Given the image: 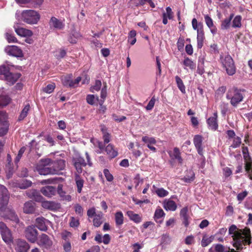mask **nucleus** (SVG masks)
Listing matches in <instances>:
<instances>
[{
	"mask_svg": "<svg viewBox=\"0 0 252 252\" xmlns=\"http://www.w3.org/2000/svg\"><path fill=\"white\" fill-rule=\"evenodd\" d=\"M8 125L7 123L2 124V126L0 127V136L5 135L8 131Z\"/></svg>",
	"mask_w": 252,
	"mask_h": 252,
	"instance_id": "obj_61",
	"label": "nucleus"
},
{
	"mask_svg": "<svg viewBox=\"0 0 252 252\" xmlns=\"http://www.w3.org/2000/svg\"><path fill=\"white\" fill-rule=\"evenodd\" d=\"M5 35V38L8 42L15 43L17 42L16 38L14 36L13 34L6 32Z\"/></svg>",
	"mask_w": 252,
	"mask_h": 252,
	"instance_id": "obj_58",
	"label": "nucleus"
},
{
	"mask_svg": "<svg viewBox=\"0 0 252 252\" xmlns=\"http://www.w3.org/2000/svg\"><path fill=\"white\" fill-rule=\"evenodd\" d=\"M199 26H200V30H198V32H197V47L198 48H201L203 46V41L204 39V33L203 30L202 24L199 23Z\"/></svg>",
	"mask_w": 252,
	"mask_h": 252,
	"instance_id": "obj_20",
	"label": "nucleus"
},
{
	"mask_svg": "<svg viewBox=\"0 0 252 252\" xmlns=\"http://www.w3.org/2000/svg\"><path fill=\"white\" fill-rule=\"evenodd\" d=\"M101 85V82L100 80H96L94 85L91 88V91L93 93L95 91L98 92L100 90Z\"/></svg>",
	"mask_w": 252,
	"mask_h": 252,
	"instance_id": "obj_51",
	"label": "nucleus"
},
{
	"mask_svg": "<svg viewBox=\"0 0 252 252\" xmlns=\"http://www.w3.org/2000/svg\"><path fill=\"white\" fill-rule=\"evenodd\" d=\"M55 57L57 59H61L63 58L66 55V51L62 48L57 50L54 53Z\"/></svg>",
	"mask_w": 252,
	"mask_h": 252,
	"instance_id": "obj_45",
	"label": "nucleus"
},
{
	"mask_svg": "<svg viewBox=\"0 0 252 252\" xmlns=\"http://www.w3.org/2000/svg\"><path fill=\"white\" fill-rule=\"evenodd\" d=\"M42 206L47 209L54 210L59 207V204L55 202L49 201H43L41 202Z\"/></svg>",
	"mask_w": 252,
	"mask_h": 252,
	"instance_id": "obj_26",
	"label": "nucleus"
},
{
	"mask_svg": "<svg viewBox=\"0 0 252 252\" xmlns=\"http://www.w3.org/2000/svg\"><path fill=\"white\" fill-rule=\"evenodd\" d=\"M244 159L245 162V168L246 171H249L251 167V164L252 163V160L249 156L248 153V149L247 147H243L242 150Z\"/></svg>",
	"mask_w": 252,
	"mask_h": 252,
	"instance_id": "obj_19",
	"label": "nucleus"
},
{
	"mask_svg": "<svg viewBox=\"0 0 252 252\" xmlns=\"http://www.w3.org/2000/svg\"><path fill=\"white\" fill-rule=\"evenodd\" d=\"M38 232L34 225L28 226L25 230V236L27 239L31 243H35L37 237Z\"/></svg>",
	"mask_w": 252,
	"mask_h": 252,
	"instance_id": "obj_8",
	"label": "nucleus"
},
{
	"mask_svg": "<svg viewBox=\"0 0 252 252\" xmlns=\"http://www.w3.org/2000/svg\"><path fill=\"white\" fill-rule=\"evenodd\" d=\"M75 181L77 187V190L78 193H81L84 186V181L78 174H75Z\"/></svg>",
	"mask_w": 252,
	"mask_h": 252,
	"instance_id": "obj_28",
	"label": "nucleus"
},
{
	"mask_svg": "<svg viewBox=\"0 0 252 252\" xmlns=\"http://www.w3.org/2000/svg\"><path fill=\"white\" fill-rule=\"evenodd\" d=\"M41 192L45 196L48 197H51L55 194L56 189L55 188L52 186H46L41 189Z\"/></svg>",
	"mask_w": 252,
	"mask_h": 252,
	"instance_id": "obj_23",
	"label": "nucleus"
},
{
	"mask_svg": "<svg viewBox=\"0 0 252 252\" xmlns=\"http://www.w3.org/2000/svg\"><path fill=\"white\" fill-rule=\"evenodd\" d=\"M105 151L108 156L112 158L118 155V151L112 144H108L105 148Z\"/></svg>",
	"mask_w": 252,
	"mask_h": 252,
	"instance_id": "obj_29",
	"label": "nucleus"
},
{
	"mask_svg": "<svg viewBox=\"0 0 252 252\" xmlns=\"http://www.w3.org/2000/svg\"><path fill=\"white\" fill-rule=\"evenodd\" d=\"M233 17L234 14H231L228 18H226L222 21L221 24V29L222 30H227L230 27L231 20Z\"/></svg>",
	"mask_w": 252,
	"mask_h": 252,
	"instance_id": "obj_36",
	"label": "nucleus"
},
{
	"mask_svg": "<svg viewBox=\"0 0 252 252\" xmlns=\"http://www.w3.org/2000/svg\"><path fill=\"white\" fill-rule=\"evenodd\" d=\"M5 51L9 55L21 57L23 56V52L20 48L16 46H8L5 48Z\"/></svg>",
	"mask_w": 252,
	"mask_h": 252,
	"instance_id": "obj_13",
	"label": "nucleus"
},
{
	"mask_svg": "<svg viewBox=\"0 0 252 252\" xmlns=\"http://www.w3.org/2000/svg\"><path fill=\"white\" fill-rule=\"evenodd\" d=\"M241 143V139L240 137L237 136L234 137L231 147L235 148L240 146Z\"/></svg>",
	"mask_w": 252,
	"mask_h": 252,
	"instance_id": "obj_60",
	"label": "nucleus"
},
{
	"mask_svg": "<svg viewBox=\"0 0 252 252\" xmlns=\"http://www.w3.org/2000/svg\"><path fill=\"white\" fill-rule=\"evenodd\" d=\"M103 173L104 176L108 182H111L113 180V175L110 173L109 171L107 169H104L103 170Z\"/></svg>",
	"mask_w": 252,
	"mask_h": 252,
	"instance_id": "obj_62",
	"label": "nucleus"
},
{
	"mask_svg": "<svg viewBox=\"0 0 252 252\" xmlns=\"http://www.w3.org/2000/svg\"><path fill=\"white\" fill-rule=\"evenodd\" d=\"M228 231L233 238V245L237 250H242L247 244H251V235L250 229L245 228L241 229L238 228L236 225H232L229 228Z\"/></svg>",
	"mask_w": 252,
	"mask_h": 252,
	"instance_id": "obj_1",
	"label": "nucleus"
},
{
	"mask_svg": "<svg viewBox=\"0 0 252 252\" xmlns=\"http://www.w3.org/2000/svg\"><path fill=\"white\" fill-rule=\"evenodd\" d=\"M58 193L63 200L70 201L71 196L70 195H65V192L63 190V186L60 185L58 187Z\"/></svg>",
	"mask_w": 252,
	"mask_h": 252,
	"instance_id": "obj_32",
	"label": "nucleus"
},
{
	"mask_svg": "<svg viewBox=\"0 0 252 252\" xmlns=\"http://www.w3.org/2000/svg\"><path fill=\"white\" fill-rule=\"evenodd\" d=\"M63 247L64 252H70L72 247L69 241H64L63 243Z\"/></svg>",
	"mask_w": 252,
	"mask_h": 252,
	"instance_id": "obj_54",
	"label": "nucleus"
},
{
	"mask_svg": "<svg viewBox=\"0 0 252 252\" xmlns=\"http://www.w3.org/2000/svg\"><path fill=\"white\" fill-rule=\"evenodd\" d=\"M30 109V105L29 104H26L22 110L19 115L18 120L19 121H21L25 118L27 117Z\"/></svg>",
	"mask_w": 252,
	"mask_h": 252,
	"instance_id": "obj_40",
	"label": "nucleus"
},
{
	"mask_svg": "<svg viewBox=\"0 0 252 252\" xmlns=\"http://www.w3.org/2000/svg\"><path fill=\"white\" fill-rule=\"evenodd\" d=\"M166 12L163 13V17L168 18V19H171L173 18V12L170 7H167L166 8Z\"/></svg>",
	"mask_w": 252,
	"mask_h": 252,
	"instance_id": "obj_59",
	"label": "nucleus"
},
{
	"mask_svg": "<svg viewBox=\"0 0 252 252\" xmlns=\"http://www.w3.org/2000/svg\"><path fill=\"white\" fill-rule=\"evenodd\" d=\"M55 88V84L54 83L49 84L45 87L42 89L43 92L47 94H50L53 92Z\"/></svg>",
	"mask_w": 252,
	"mask_h": 252,
	"instance_id": "obj_50",
	"label": "nucleus"
},
{
	"mask_svg": "<svg viewBox=\"0 0 252 252\" xmlns=\"http://www.w3.org/2000/svg\"><path fill=\"white\" fill-rule=\"evenodd\" d=\"M9 73L8 67L4 65L0 66V79H4Z\"/></svg>",
	"mask_w": 252,
	"mask_h": 252,
	"instance_id": "obj_44",
	"label": "nucleus"
},
{
	"mask_svg": "<svg viewBox=\"0 0 252 252\" xmlns=\"http://www.w3.org/2000/svg\"><path fill=\"white\" fill-rule=\"evenodd\" d=\"M63 84L64 86H69L70 87H74L75 84H73V81L71 79V75H67L62 76L61 78Z\"/></svg>",
	"mask_w": 252,
	"mask_h": 252,
	"instance_id": "obj_33",
	"label": "nucleus"
},
{
	"mask_svg": "<svg viewBox=\"0 0 252 252\" xmlns=\"http://www.w3.org/2000/svg\"><path fill=\"white\" fill-rule=\"evenodd\" d=\"M9 198L7 189L3 186L0 185V215L5 219L18 223L19 220L17 215L13 210L7 207Z\"/></svg>",
	"mask_w": 252,
	"mask_h": 252,
	"instance_id": "obj_2",
	"label": "nucleus"
},
{
	"mask_svg": "<svg viewBox=\"0 0 252 252\" xmlns=\"http://www.w3.org/2000/svg\"><path fill=\"white\" fill-rule=\"evenodd\" d=\"M25 150H26V148L24 147H22L20 149V150L19 151L18 154L17 156H16L15 159V162L16 163H18L20 161L21 157H22L23 153L25 151Z\"/></svg>",
	"mask_w": 252,
	"mask_h": 252,
	"instance_id": "obj_63",
	"label": "nucleus"
},
{
	"mask_svg": "<svg viewBox=\"0 0 252 252\" xmlns=\"http://www.w3.org/2000/svg\"><path fill=\"white\" fill-rule=\"evenodd\" d=\"M40 18L39 13L34 10H23L21 13V20L29 25H36Z\"/></svg>",
	"mask_w": 252,
	"mask_h": 252,
	"instance_id": "obj_3",
	"label": "nucleus"
},
{
	"mask_svg": "<svg viewBox=\"0 0 252 252\" xmlns=\"http://www.w3.org/2000/svg\"><path fill=\"white\" fill-rule=\"evenodd\" d=\"M183 64L185 65L184 69L189 67L190 69H194L195 67V63L189 58H186L183 61Z\"/></svg>",
	"mask_w": 252,
	"mask_h": 252,
	"instance_id": "obj_39",
	"label": "nucleus"
},
{
	"mask_svg": "<svg viewBox=\"0 0 252 252\" xmlns=\"http://www.w3.org/2000/svg\"><path fill=\"white\" fill-rule=\"evenodd\" d=\"M171 242V238L168 234H165L161 236L160 245L162 248L170 244Z\"/></svg>",
	"mask_w": 252,
	"mask_h": 252,
	"instance_id": "obj_38",
	"label": "nucleus"
},
{
	"mask_svg": "<svg viewBox=\"0 0 252 252\" xmlns=\"http://www.w3.org/2000/svg\"><path fill=\"white\" fill-rule=\"evenodd\" d=\"M165 215L163 210L161 208H157L154 214V219L157 222L161 223L162 220H161Z\"/></svg>",
	"mask_w": 252,
	"mask_h": 252,
	"instance_id": "obj_31",
	"label": "nucleus"
},
{
	"mask_svg": "<svg viewBox=\"0 0 252 252\" xmlns=\"http://www.w3.org/2000/svg\"><path fill=\"white\" fill-rule=\"evenodd\" d=\"M72 162L76 170V173L78 175L82 172V167H85L87 164L85 160L80 156L74 157L72 159Z\"/></svg>",
	"mask_w": 252,
	"mask_h": 252,
	"instance_id": "obj_10",
	"label": "nucleus"
},
{
	"mask_svg": "<svg viewBox=\"0 0 252 252\" xmlns=\"http://www.w3.org/2000/svg\"><path fill=\"white\" fill-rule=\"evenodd\" d=\"M35 204L30 201L26 202L23 207V212L26 214H33L35 211Z\"/></svg>",
	"mask_w": 252,
	"mask_h": 252,
	"instance_id": "obj_21",
	"label": "nucleus"
},
{
	"mask_svg": "<svg viewBox=\"0 0 252 252\" xmlns=\"http://www.w3.org/2000/svg\"><path fill=\"white\" fill-rule=\"evenodd\" d=\"M217 113H214L213 116L207 120V124L209 128L215 130L218 128Z\"/></svg>",
	"mask_w": 252,
	"mask_h": 252,
	"instance_id": "obj_22",
	"label": "nucleus"
},
{
	"mask_svg": "<svg viewBox=\"0 0 252 252\" xmlns=\"http://www.w3.org/2000/svg\"><path fill=\"white\" fill-rule=\"evenodd\" d=\"M175 80L179 89L182 93L185 94L186 93V88L182 79L179 76H176Z\"/></svg>",
	"mask_w": 252,
	"mask_h": 252,
	"instance_id": "obj_42",
	"label": "nucleus"
},
{
	"mask_svg": "<svg viewBox=\"0 0 252 252\" xmlns=\"http://www.w3.org/2000/svg\"><path fill=\"white\" fill-rule=\"evenodd\" d=\"M124 215L121 211H118L115 214V220L117 226H121L124 223Z\"/></svg>",
	"mask_w": 252,
	"mask_h": 252,
	"instance_id": "obj_34",
	"label": "nucleus"
},
{
	"mask_svg": "<svg viewBox=\"0 0 252 252\" xmlns=\"http://www.w3.org/2000/svg\"><path fill=\"white\" fill-rule=\"evenodd\" d=\"M36 227L41 231H45L47 230V223L49 221L43 217L36 218Z\"/></svg>",
	"mask_w": 252,
	"mask_h": 252,
	"instance_id": "obj_18",
	"label": "nucleus"
},
{
	"mask_svg": "<svg viewBox=\"0 0 252 252\" xmlns=\"http://www.w3.org/2000/svg\"><path fill=\"white\" fill-rule=\"evenodd\" d=\"M0 232L3 240L6 243H10L12 241L11 233L6 224L2 222H0Z\"/></svg>",
	"mask_w": 252,
	"mask_h": 252,
	"instance_id": "obj_9",
	"label": "nucleus"
},
{
	"mask_svg": "<svg viewBox=\"0 0 252 252\" xmlns=\"http://www.w3.org/2000/svg\"><path fill=\"white\" fill-rule=\"evenodd\" d=\"M51 163V160L49 158L41 159L36 164L35 169L40 175L52 174V168L48 166Z\"/></svg>",
	"mask_w": 252,
	"mask_h": 252,
	"instance_id": "obj_6",
	"label": "nucleus"
},
{
	"mask_svg": "<svg viewBox=\"0 0 252 252\" xmlns=\"http://www.w3.org/2000/svg\"><path fill=\"white\" fill-rule=\"evenodd\" d=\"M248 191L244 190L238 194L237 196V199L238 200L239 203H241L242 201L245 199V198L248 195Z\"/></svg>",
	"mask_w": 252,
	"mask_h": 252,
	"instance_id": "obj_53",
	"label": "nucleus"
},
{
	"mask_svg": "<svg viewBox=\"0 0 252 252\" xmlns=\"http://www.w3.org/2000/svg\"><path fill=\"white\" fill-rule=\"evenodd\" d=\"M14 30L16 33L20 36L24 37H31L33 35L32 32L29 29L21 27L14 26Z\"/></svg>",
	"mask_w": 252,
	"mask_h": 252,
	"instance_id": "obj_15",
	"label": "nucleus"
},
{
	"mask_svg": "<svg viewBox=\"0 0 252 252\" xmlns=\"http://www.w3.org/2000/svg\"><path fill=\"white\" fill-rule=\"evenodd\" d=\"M212 242L211 237H209L206 235L203 236L201 241V246L203 247H206Z\"/></svg>",
	"mask_w": 252,
	"mask_h": 252,
	"instance_id": "obj_52",
	"label": "nucleus"
},
{
	"mask_svg": "<svg viewBox=\"0 0 252 252\" xmlns=\"http://www.w3.org/2000/svg\"><path fill=\"white\" fill-rule=\"evenodd\" d=\"M126 215L130 220L133 221L135 223H139L142 220L141 217L139 215L134 213L132 211H127L126 212Z\"/></svg>",
	"mask_w": 252,
	"mask_h": 252,
	"instance_id": "obj_30",
	"label": "nucleus"
},
{
	"mask_svg": "<svg viewBox=\"0 0 252 252\" xmlns=\"http://www.w3.org/2000/svg\"><path fill=\"white\" fill-rule=\"evenodd\" d=\"M194 179V173L191 170L187 172V174L184 177V181L186 182L189 183L192 181Z\"/></svg>",
	"mask_w": 252,
	"mask_h": 252,
	"instance_id": "obj_47",
	"label": "nucleus"
},
{
	"mask_svg": "<svg viewBox=\"0 0 252 252\" xmlns=\"http://www.w3.org/2000/svg\"><path fill=\"white\" fill-rule=\"evenodd\" d=\"M36 242L38 245L42 249H49L53 245L52 240L45 234H42L39 235Z\"/></svg>",
	"mask_w": 252,
	"mask_h": 252,
	"instance_id": "obj_7",
	"label": "nucleus"
},
{
	"mask_svg": "<svg viewBox=\"0 0 252 252\" xmlns=\"http://www.w3.org/2000/svg\"><path fill=\"white\" fill-rule=\"evenodd\" d=\"M205 22L209 28H211L214 26V23L212 19L208 15H205L204 16Z\"/></svg>",
	"mask_w": 252,
	"mask_h": 252,
	"instance_id": "obj_56",
	"label": "nucleus"
},
{
	"mask_svg": "<svg viewBox=\"0 0 252 252\" xmlns=\"http://www.w3.org/2000/svg\"><path fill=\"white\" fill-rule=\"evenodd\" d=\"M243 98V92L236 88L230 89L226 94V98L230 100V104L234 107L242 102Z\"/></svg>",
	"mask_w": 252,
	"mask_h": 252,
	"instance_id": "obj_5",
	"label": "nucleus"
},
{
	"mask_svg": "<svg viewBox=\"0 0 252 252\" xmlns=\"http://www.w3.org/2000/svg\"><path fill=\"white\" fill-rule=\"evenodd\" d=\"M142 141L147 144V147L153 152H156V148L154 146L156 144V140L155 138L152 137H148L147 136H143L142 138Z\"/></svg>",
	"mask_w": 252,
	"mask_h": 252,
	"instance_id": "obj_17",
	"label": "nucleus"
},
{
	"mask_svg": "<svg viewBox=\"0 0 252 252\" xmlns=\"http://www.w3.org/2000/svg\"><path fill=\"white\" fill-rule=\"evenodd\" d=\"M79 225V221L78 219L75 218L74 217L70 218V221L69 222V225L71 227H77Z\"/></svg>",
	"mask_w": 252,
	"mask_h": 252,
	"instance_id": "obj_55",
	"label": "nucleus"
},
{
	"mask_svg": "<svg viewBox=\"0 0 252 252\" xmlns=\"http://www.w3.org/2000/svg\"><path fill=\"white\" fill-rule=\"evenodd\" d=\"M163 207L167 211H174L176 210L177 206L174 201L168 199L164 201Z\"/></svg>",
	"mask_w": 252,
	"mask_h": 252,
	"instance_id": "obj_24",
	"label": "nucleus"
},
{
	"mask_svg": "<svg viewBox=\"0 0 252 252\" xmlns=\"http://www.w3.org/2000/svg\"><path fill=\"white\" fill-rule=\"evenodd\" d=\"M220 60L223 68L228 75H233L236 72V67L232 57L229 54L221 55Z\"/></svg>",
	"mask_w": 252,
	"mask_h": 252,
	"instance_id": "obj_4",
	"label": "nucleus"
},
{
	"mask_svg": "<svg viewBox=\"0 0 252 252\" xmlns=\"http://www.w3.org/2000/svg\"><path fill=\"white\" fill-rule=\"evenodd\" d=\"M65 161L63 159H60L53 163L52 167V174H59L60 172L65 168Z\"/></svg>",
	"mask_w": 252,
	"mask_h": 252,
	"instance_id": "obj_14",
	"label": "nucleus"
},
{
	"mask_svg": "<svg viewBox=\"0 0 252 252\" xmlns=\"http://www.w3.org/2000/svg\"><path fill=\"white\" fill-rule=\"evenodd\" d=\"M14 245L16 252H27L30 248L25 240L19 239L15 241Z\"/></svg>",
	"mask_w": 252,
	"mask_h": 252,
	"instance_id": "obj_11",
	"label": "nucleus"
},
{
	"mask_svg": "<svg viewBox=\"0 0 252 252\" xmlns=\"http://www.w3.org/2000/svg\"><path fill=\"white\" fill-rule=\"evenodd\" d=\"M152 190L153 192H155L159 197H164L169 194V192L163 188H158L155 185L152 186Z\"/></svg>",
	"mask_w": 252,
	"mask_h": 252,
	"instance_id": "obj_27",
	"label": "nucleus"
},
{
	"mask_svg": "<svg viewBox=\"0 0 252 252\" xmlns=\"http://www.w3.org/2000/svg\"><path fill=\"white\" fill-rule=\"evenodd\" d=\"M32 185V182L27 180H22L21 182L18 184V186L20 189H25Z\"/></svg>",
	"mask_w": 252,
	"mask_h": 252,
	"instance_id": "obj_48",
	"label": "nucleus"
},
{
	"mask_svg": "<svg viewBox=\"0 0 252 252\" xmlns=\"http://www.w3.org/2000/svg\"><path fill=\"white\" fill-rule=\"evenodd\" d=\"M156 101V99L155 98V96H153L151 100H150V101L149 102L148 105L146 106V109L148 111L153 109V108L154 107Z\"/></svg>",
	"mask_w": 252,
	"mask_h": 252,
	"instance_id": "obj_57",
	"label": "nucleus"
},
{
	"mask_svg": "<svg viewBox=\"0 0 252 252\" xmlns=\"http://www.w3.org/2000/svg\"><path fill=\"white\" fill-rule=\"evenodd\" d=\"M242 17L240 15L235 16L232 20V26L234 28H240L242 26Z\"/></svg>",
	"mask_w": 252,
	"mask_h": 252,
	"instance_id": "obj_41",
	"label": "nucleus"
},
{
	"mask_svg": "<svg viewBox=\"0 0 252 252\" xmlns=\"http://www.w3.org/2000/svg\"><path fill=\"white\" fill-rule=\"evenodd\" d=\"M62 237L64 241H69L68 239L71 237L72 234L67 231H63L62 233Z\"/></svg>",
	"mask_w": 252,
	"mask_h": 252,
	"instance_id": "obj_64",
	"label": "nucleus"
},
{
	"mask_svg": "<svg viewBox=\"0 0 252 252\" xmlns=\"http://www.w3.org/2000/svg\"><path fill=\"white\" fill-rule=\"evenodd\" d=\"M103 214L101 212H99L97 215L94 216L93 220V224L95 227H99L102 223Z\"/></svg>",
	"mask_w": 252,
	"mask_h": 252,
	"instance_id": "obj_35",
	"label": "nucleus"
},
{
	"mask_svg": "<svg viewBox=\"0 0 252 252\" xmlns=\"http://www.w3.org/2000/svg\"><path fill=\"white\" fill-rule=\"evenodd\" d=\"M10 101V99L7 95H0V106L7 105Z\"/></svg>",
	"mask_w": 252,
	"mask_h": 252,
	"instance_id": "obj_46",
	"label": "nucleus"
},
{
	"mask_svg": "<svg viewBox=\"0 0 252 252\" xmlns=\"http://www.w3.org/2000/svg\"><path fill=\"white\" fill-rule=\"evenodd\" d=\"M20 74H13L9 72L4 78V79L7 82L9 85L14 84L20 77Z\"/></svg>",
	"mask_w": 252,
	"mask_h": 252,
	"instance_id": "obj_25",
	"label": "nucleus"
},
{
	"mask_svg": "<svg viewBox=\"0 0 252 252\" xmlns=\"http://www.w3.org/2000/svg\"><path fill=\"white\" fill-rule=\"evenodd\" d=\"M74 208L76 214L81 217L83 215L84 209L79 204H76L74 206Z\"/></svg>",
	"mask_w": 252,
	"mask_h": 252,
	"instance_id": "obj_49",
	"label": "nucleus"
},
{
	"mask_svg": "<svg viewBox=\"0 0 252 252\" xmlns=\"http://www.w3.org/2000/svg\"><path fill=\"white\" fill-rule=\"evenodd\" d=\"M170 155L172 158L176 159L179 163L182 162V159L180 156L179 150L177 148H175Z\"/></svg>",
	"mask_w": 252,
	"mask_h": 252,
	"instance_id": "obj_37",
	"label": "nucleus"
},
{
	"mask_svg": "<svg viewBox=\"0 0 252 252\" xmlns=\"http://www.w3.org/2000/svg\"><path fill=\"white\" fill-rule=\"evenodd\" d=\"M136 32L135 30H131L128 34V42L131 44V45H134L136 41Z\"/></svg>",
	"mask_w": 252,
	"mask_h": 252,
	"instance_id": "obj_43",
	"label": "nucleus"
},
{
	"mask_svg": "<svg viewBox=\"0 0 252 252\" xmlns=\"http://www.w3.org/2000/svg\"><path fill=\"white\" fill-rule=\"evenodd\" d=\"M49 26L51 29L62 30L64 27V24L61 20L56 17H52L49 21Z\"/></svg>",
	"mask_w": 252,
	"mask_h": 252,
	"instance_id": "obj_12",
	"label": "nucleus"
},
{
	"mask_svg": "<svg viewBox=\"0 0 252 252\" xmlns=\"http://www.w3.org/2000/svg\"><path fill=\"white\" fill-rule=\"evenodd\" d=\"M202 137L200 135H196L193 138V143L197 151L198 154L203 156V147L202 146Z\"/></svg>",
	"mask_w": 252,
	"mask_h": 252,
	"instance_id": "obj_16",
	"label": "nucleus"
}]
</instances>
